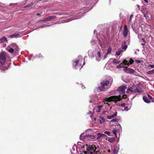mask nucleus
I'll return each mask as SVG.
<instances>
[{
	"label": "nucleus",
	"instance_id": "obj_9",
	"mask_svg": "<svg viewBox=\"0 0 154 154\" xmlns=\"http://www.w3.org/2000/svg\"><path fill=\"white\" fill-rule=\"evenodd\" d=\"M143 86H141V87L139 86L137 87L136 88V90H137V92L140 93L142 92L143 91Z\"/></svg>",
	"mask_w": 154,
	"mask_h": 154
},
{
	"label": "nucleus",
	"instance_id": "obj_26",
	"mask_svg": "<svg viewBox=\"0 0 154 154\" xmlns=\"http://www.w3.org/2000/svg\"><path fill=\"white\" fill-rule=\"evenodd\" d=\"M119 62V61H118L115 59H114L113 60V63H118Z\"/></svg>",
	"mask_w": 154,
	"mask_h": 154
},
{
	"label": "nucleus",
	"instance_id": "obj_17",
	"mask_svg": "<svg viewBox=\"0 0 154 154\" xmlns=\"http://www.w3.org/2000/svg\"><path fill=\"white\" fill-rule=\"evenodd\" d=\"M115 139V137H112L111 138H109L108 139V140L110 143H112L114 141Z\"/></svg>",
	"mask_w": 154,
	"mask_h": 154
},
{
	"label": "nucleus",
	"instance_id": "obj_31",
	"mask_svg": "<svg viewBox=\"0 0 154 154\" xmlns=\"http://www.w3.org/2000/svg\"><path fill=\"white\" fill-rule=\"evenodd\" d=\"M117 130L116 129H114L112 131L113 133L116 135V136L117 134L116 133L117 132Z\"/></svg>",
	"mask_w": 154,
	"mask_h": 154
},
{
	"label": "nucleus",
	"instance_id": "obj_7",
	"mask_svg": "<svg viewBox=\"0 0 154 154\" xmlns=\"http://www.w3.org/2000/svg\"><path fill=\"white\" fill-rule=\"evenodd\" d=\"M126 88V87L125 86L122 85L119 86L116 90L121 93H124L125 92V90Z\"/></svg>",
	"mask_w": 154,
	"mask_h": 154
},
{
	"label": "nucleus",
	"instance_id": "obj_35",
	"mask_svg": "<svg viewBox=\"0 0 154 154\" xmlns=\"http://www.w3.org/2000/svg\"><path fill=\"white\" fill-rule=\"evenodd\" d=\"M127 97V95L126 94H124L122 96V98L123 99H126Z\"/></svg>",
	"mask_w": 154,
	"mask_h": 154
},
{
	"label": "nucleus",
	"instance_id": "obj_13",
	"mask_svg": "<svg viewBox=\"0 0 154 154\" xmlns=\"http://www.w3.org/2000/svg\"><path fill=\"white\" fill-rule=\"evenodd\" d=\"M56 17V16L54 15L51 16L47 17L48 21H51L53 19H54Z\"/></svg>",
	"mask_w": 154,
	"mask_h": 154
},
{
	"label": "nucleus",
	"instance_id": "obj_33",
	"mask_svg": "<svg viewBox=\"0 0 154 154\" xmlns=\"http://www.w3.org/2000/svg\"><path fill=\"white\" fill-rule=\"evenodd\" d=\"M104 133L106 134L107 135H108V136H109L110 135V133L109 131H105L104 132Z\"/></svg>",
	"mask_w": 154,
	"mask_h": 154
},
{
	"label": "nucleus",
	"instance_id": "obj_50",
	"mask_svg": "<svg viewBox=\"0 0 154 154\" xmlns=\"http://www.w3.org/2000/svg\"><path fill=\"white\" fill-rule=\"evenodd\" d=\"M146 2L148 3V0H143Z\"/></svg>",
	"mask_w": 154,
	"mask_h": 154
},
{
	"label": "nucleus",
	"instance_id": "obj_51",
	"mask_svg": "<svg viewBox=\"0 0 154 154\" xmlns=\"http://www.w3.org/2000/svg\"><path fill=\"white\" fill-rule=\"evenodd\" d=\"M45 21H48L47 17L45 18Z\"/></svg>",
	"mask_w": 154,
	"mask_h": 154
},
{
	"label": "nucleus",
	"instance_id": "obj_3",
	"mask_svg": "<svg viewBox=\"0 0 154 154\" xmlns=\"http://www.w3.org/2000/svg\"><path fill=\"white\" fill-rule=\"evenodd\" d=\"M121 97L120 95L118 96H112L109 97L108 98H106L104 101L105 104H106L107 103V102H110L111 101H113L116 103L118 101H119L121 100Z\"/></svg>",
	"mask_w": 154,
	"mask_h": 154
},
{
	"label": "nucleus",
	"instance_id": "obj_30",
	"mask_svg": "<svg viewBox=\"0 0 154 154\" xmlns=\"http://www.w3.org/2000/svg\"><path fill=\"white\" fill-rule=\"evenodd\" d=\"M79 62V60H77L74 61V63H75V66H76L77 65L78 62Z\"/></svg>",
	"mask_w": 154,
	"mask_h": 154
},
{
	"label": "nucleus",
	"instance_id": "obj_5",
	"mask_svg": "<svg viewBox=\"0 0 154 154\" xmlns=\"http://www.w3.org/2000/svg\"><path fill=\"white\" fill-rule=\"evenodd\" d=\"M123 71L126 73L129 74H132L135 72V71L133 69L128 68V66H125Z\"/></svg>",
	"mask_w": 154,
	"mask_h": 154
},
{
	"label": "nucleus",
	"instance_id": "obj_21",
	"mask_svg": "<svg viewBox=\"0 0 154 154\" xmlns=\"http://www.w3.org/2000/svg\"><path fill=\"white\" fill-rule=\"evenodd\" d=\"M112 51V48L111 47H109L106 53V55H107L108 54L111 53Z\"/></svg>",
	"mask_w": 154,
	"mask_h": 154
},
{
	"label": "nucleus",
	"instance_id": "obj_27",
	"mask_svg": "<svg viewBox=\"0 0 154 154\" xmlns=\"http://www.w3.org/2000/svg\"><path fill=\"white\" fill-rule=\"evenodd\" d=\"M97 135H98V137L97 138V139H99L100 137H102V134L101 133H98Z\"/></svg>",
	"mask_w": 154,
	"mask_h": 154
},
{
	"label": "nucleus",
	"instance_id": "obj_11",
	"mask_svg": "<svg viewBox=\"0 0 154 154\" xmlns=\"http://www.w3.org/2000/svg\"><path fill=\"white\" fill-rule=\"evenodd\" d=\"M12 47H13L14 49L16 51H17L18 50V47L17 44L15 43H13L11 44Z\"/></svg>",
	"mask_w": 154,
	"mask_h": 154
},
{
	"label": "nucleus",
	"instance_id": "obj_56",
	"mask_svg": "<svg viewBox=\"0 0 154 154\" xmlns=\"http://www.w3.org/2000/svg\"><path fill=\"white\" fill-rule=\"evenodd\" d=\"M132 15H131V17H132Z\"/></svg>",
	"mask_w": 154,
	"mask_h": 154
},
{
	"label": "nucleus",
	"instance_id": "obj_2",
	"mask_svg": "<svg viewBox=\"0 0 154 154\" xmlns=\"http://www.w3.org/2000/svg\"><path fill=\"white\" fill-rule=\"evenodd\" d=\"M6 61V53L2 52L0 54V69L3 71L8 69L9 66L8 64H5Z\"/></svg>",
	"mask_w": 154,
	"mask_h": 154
},
{
	"label": "nucleus",
	"instance_id": "obj_49",
	"mask_svg": "<svg viewBox=\"0 0 154 154\" xmlns=\"http://www.w3.org/2000/svg\"><path fill=\"white\" fill-rule=\"evenodd\" d=\"M107 55H106V54L104 56V58H106L107 57Z\"/></svg>",
	"mask_w": 154,
	"mask_h": 154
},
{
	"label": "nucleus",
	"instance_id": "obj_34",
	"mask_svg": "<svg viewBox=\"0 0 154 154\" xmlns=\"http://www.w3.org/2000/svg\"><path fill=\"white\" fill-rule=\"evenodd\" d=\"M11 38H16V36L15 35V34L14 33V34H13L12 35H10Z\"/></svg>",
	"mask_w": 154,
	"mask_h": 154
},
{
	"label": "nucleus",
	"instance_id": "obj_16",
	"mask_svg": "<svg viewBox=\"0 0 154 154\" xmlns=\"http://www.w3.org/2000/svg\"><path fill=\"white\" fill-rule=\"evenodd\" d=\"M122 63H123V65H127L129 66V63L128 62V60H127L126 59H125L123 60L122 62Z\"/></svg>",
	"mask_w": 154,
	"mask_h": 154
},
{
	"label": "nucleus",
	"instance_id": "obj_10",
	"mask_svg": "<svg viewBox=\"0 0 154 154\" xmlns=\"http://www.w3.org/2000/svg\"><path fill=\"white\" fill-rule=\"evenodd\" d=\"M143 99L144 101L146 103H149L150 102V100L146 96H143Z\"/></svg>",
	"mask_w": 154,
	"mask_h": 154
},
{
	"label": "nucleus",
	"instance_id": "obj_47",
	"mask_svg": "<svg viewBox=\"0 0 154 154\" xmlns=\"http://www.w3.org/2000/svg\"><path fill=\"white\" fill-rule=\"evenodd\" d=\"M45 18L43 20H41V21H42V22H44V21H45Z\"/></svg>",
	"mask_w": 154,
	"mask_h": 154
},
{
	"label": "nucleus",
	"instance_id": "obj_19",
	"mask_svg": "<svg viewBox=\"0 0 154 154\" xmlns=\"http://www.w3.org/2000/svg\"><path fill=\"white\" fill-rule=\"evenodd\" d=\"M154 73V69L153 70L148 71L147 72V74L148 75H152Z\"/></svg>",
	"mask_w": 154,
	"mask_h": 154
},
{
	"label": "nucleus",
	"instance_id": "obj_43",
	"mask_svg": "<svg viewBox=\"0 0 154 154\" xmlns=\"http://www.w3.org/2000/svg\"><path fill=\"white\" fill-rule=\"evenodd\" d=\"M137 92V90H136V89H135L134 90H133L132 93H135Z\"/></svg>",
	"mask_w": 154,
	"mask_h": 154
},
{
	"label": "nucleus",
	"instance_id": "obj_28",
	"mask_svg": "<svg viewBox=\"0 0 154 154\" xmlns=\"http://www.w3.org/2000/svg\"><path fill=\"white\" fill-rule=\"evenodd\" d=\"M129 65L132 64L134 62V60L132 59H130L129 60Z\"/></svg>",
	"mask_w": 154,
	"mask_h": 154
},
{
	"label": "nucleus",
	"instance_id": "obj_32",
	"mask_svg": "<svg viewBox=\"0 0 154 154\" xmlns=\"http://www.w3.org/2000/svg\"><path fill=\"white\" fill-rule=\"evenodd\" d=\"M118 120V119H117L116 118L115 119H112L111 120V122H117Z\"/></svg>",
	"mask_w": 154,
	"mask_h": 154
},
{
	"label": "nucleus",
	"instance_id": "obj_15",
	"mask_svg": "<svg viewBox=\"0 0 154 154\" xmlns=\"http://www.w3.org/2000/svg\"><path fill=\"white\" fill-rule=\"evenodd\" d=\"M95 138V136L93 135H89V134H88L87 139H94Z\"/></svg>",
	"mask_w": 154,
	"mask_h": 154
},
{
	"label": "nucleus",
	"instance_id": "obj_45",
	"mask_svg": "<svg viewBox=\"0 0 154 154\" xmlns=\"http://www.w3.org/2000/svg\"><path fill=\"white\" fill-rule=\"evenodd\" d=\"M102 137H103L106 136V135H105L104 134H102Z\"/></svg>",
	"mask_w": 154,
	"mask_h": 154
},
{
	"label": "nucleus",
	"instance_id": "obj_37",
	"mask_svg": "<svg viewBox=\"0 0 154 154\" xmlns=\"http://www.w3.org/2000/svg\"><path fill=\"white\" fill-rule=\"evenodd\" d=\"M97 55L100 58L101 57V55H100V52H98L97 53Z\"/></svg>",
	"mask_w": 154,
	"mask_h": 154
},
{
	"label": "nucleus",
	"instance_id": "obj_48",
	"mask_svg": "<svg viewBox=\"0 0 154 154\" xmlns=\"http://www.w3.org/2000/svg\"><path fill=\"white\" fill-rule=\"evenodd\" d=\"M151 100H152V102H154V98H152V99H151Z\"/></svg>",
	"mask_w": 154,
	"mask_h": 154
},
{
	"label": "nucleus",
	"instance_id": "obj_41",
	"mask_svg": "<svg viewBox=\"0 0 154 154\" xmlns=\"http://www.w3.org/2000/svg\"><path fill=\"white\" fill-rule=\"evenodd\" d=\"M124 109H125V110L126 111H127L128 109V106H126V107H125Z\"/></svg>",
	"mask_w": 154,
	"mask_h": 154
},
{
	"label": "nucleus",
	"instance_id": "obj_53",
	"mask_svg": "<svg viewBox=\"0 0 154 154\" xmlns=\"http://www.w3.org/2000/svg\"><path fill=\"white\" fill-rule=\"evenodd\" d=\"M37 15H38V16H40V14H39V13H38V14H37Z\"/></svg>",
	"mask_w": 154,
	"mask_h": 154
},
{
	"label": "nucleus",
	"instance_id": "obj_46",
	"mask_svg": "<svg viewBox=\"0 0 154 154\" xmlns=\"http://www.w3.org/2000/svg\"><path fill=\"white\" fill-rule=\"evenodd\" d=\"M122 26H121L119 29V31L120 32H121L122 31Z\"/></svg>",
	"mask_w": 154,
	"mask_h": 154
},
{
	"label": "nucleus",
	"instance_id": "obj_38",
	"mask_svg": "<svg viewBox=\"0 0 154 154\" xmlns=\"http://www.w3.org/2000/svg\"><path fill=\"white\" fill-rule=\"evenodd\" d=\"M132 88L131 87H130V88H128V90L131 91L132 93L133 90H132Z\"/></svg>",
	"mask_w": 154,
	"mask_h": 154
},
{
	"label": "nucleus",
	"instance_id": "obj_58",
	"mask_svg": "<svg viewBox=\"0 0 154 154\" xmlns=\"http://www.w3.org/2000/svg\"><path fill=\"white\" fill-rule=\"evenodd\" d=\"M80 154H83V153H81Z\"/></svg>",
	"mask_w": 154,
	"mask_h": 154
},
{
	"label": "nucleus",
	"instance_id": "obj_25",
	"mask_svg": "<svg viewBox=\"0 0 154 154\" xmlns=\"http://www.w3.org/2000/svg\"><path fill=\"white\" fill-rule=\"evenodd\" d=\"M141 40L142 41L143 43H142L141 44V45H142L143 46H144L145 45V44L146 43V42L145 40H144V38H142L141 39Z\"/></svg>",
	"mask_w": 154,
	"mask_h": 154
},
{
	"label": "nucleus",
	"instance_id": "obj_12",
	"mask_svg": "<svg viewBox=\"0 0 154 154\" xmlns=\"http://www.w3.org/2000/svg\"><path fill=\"white\" fill-rule=\"evenodd\" d=\"M117 114V111H116L114 114L113 115H112L111 116H108L107 117V118L108 119H110L112 118H113L115 116H116Z\"/></svg>",
	"mask_w": 154,
	"mask_h": 154
},
{
	"label": "nucleus",
	"instance_id": "obj_52",
	"mask_svg": "<svg viewBox=\"0 0 154 154\" xmlns=\"http://www.w3.org/2000/svg\"><path fill=\"white\" fill-rule=\"evenodd\" d=\"M150 28L151 29H154V27H152V26H151V27L150 26Z\"/></svg>",
	"mask_w": 154,
	"mask_h": 154
},
{
	"label": "nucleus",
	"instance_id": "obj_8",
	"mask_svg": "<svg viewBox=\"0 0 154 154\" xmlns=\"http://www.w3.org/2000/svg\"><path fill=\"white\" fill-rule=\"evenodd\" d=\"M130 43V42L129 41L127 43L126 42H124V45L122 44V48L124 50H126L127 48H128V46L126 44L129 45Z\"/></svg>",
	"mask_w": 154,
	"mask_h": 154
},
{
	"label": "nucleus",
	"instance_id": "obj_20",
	"mask_svg": "<svg viewBox=\"0 0 154 154\" xmlns=\"http://www.w3.org/2000/svg\"><path fill=\"white\" fill-rule=\"evenodd\" d=\"M99 120L100 121V123H102V122H104L105 121V119L102 117H101L99 118Z\"/></svg>",
	"mask_w": 154,
	"mask_h": 154
},
{
	"label": "nucleus",
	"instance_id": "obj_55",
	"mask_svg": "<svg viewBox=\"0 0 154 154\" xmlns=\"http://www.w3.org/2000/svg\"><path fill=\"white\" fill-rule=\"evenodd\" d=\"M89 102L90 103H91V100H89Z\"/></svg>",
	"mask_w": 154,
	"mask_h": 154
},
{
	"label": "nucleus",
	"instance_id": "obj_23",
	"mask_svg": "<svg viewBox=\"0 0 154 154\" xmlns=\"http://www.w3.org/2000/svg\"><path fill=\"white\" fill-rule=\"evenodd\" d=\"M16 37H19L21 36V33L19 32L18 33H15Z\"/></svg>",
	"mask_w": 154,
	"mask_h": 154
},
{
	"label": "nucleus",
	"instance_id": "obj_22",
	"mask_svg": "<svg viewBox=\"0 0 154 154\" xmlns=\"http://www.w3.org/2000/svg\"><path fill=\"white\" fill-rule=\"evenodd\" d=\"M122 51H123L122 50L118 51L116 52V54L118 56H119L121 54V52Z\"/></svg>",
	"mask_w": 154,
	"mask_h": 154
},
{
	"label": "nucleus",
	"instance_id": "obj_24",
	"mask_svg": "<svg viewBox=\"0 0 154 154\" xmlns=\"http://www.w3.org/2000/svg\"><path fill=\"white\" fill-rule=\"evenodd\" d=\"M8 51L10 53H12L14 52V49L13 48H11L8 50Z\"/></svg>",
	"mask_w": 154,
	"mask_h": 154
},
{
	"label": "nucleus",
	"instance_id": "obj_4",
	"mask_svg": "<svg viewBox=\"0 0 154 154\" xmlns=\"http://www.w3.org/2000/svg\"><path fill=\"white\" fill-rule=\"evenodd\" d=\"M92 131V129H88L86 130L85 132L81 134L80 136V139L81 140L85 141L86 139H87L88 134H90Z\"/></svg>",
	"mask_w": 154,
	"mask_h": 154
},
{
	"label": "nucleus",
	"instance_id": "obj_14",
	"mask_svg": "<svg viewBox=\"0 0 154 154\" xmlns=\"http://www.w3.org/2000/svg\"><path fill=\"white\" fill-rule=\"evenodd\" d=\"M7 41V38L5 37L2 38L0 39V42L1 43L5 42Z\"/></svg>",
	"mask_w": 154,
	"mask_h": 154
},
{
	"label": "nucleus",
	"instance_id": "obj_44",
	"mask_svg": "<svg viewBox=\"0 0 154 154\" xmlns=\"http://www.w3.org/2000/svg\"><path fill=\"white\" fill-rule=\"evenodd\" d=\"M136 61L137 63H141V61L140 60H136Z\"/></svg>",
	"mask_w": 154,
	"mask_h": 154
},
{
	"label": "nucleus",
	"instance_id": "obj_39",
	"mask_svg": "<svg viewBox=\"0 0 154 154\" xmlns=\"http://www.w3.org/2000/svg\"><path fill=\"white\" fill-rule=\"evenodd\" d=\"M120 105L122 107H123L125 106V103H123L121 104Z\"/></svg>",
	"mask_w": 154,
	"mask_h": 154
},
{
	"label": "nucleus",
	"instance_id": "obj_54",
	"mask_svg": "<svg viewBox=\"0 0 154 154\" xmlns=\"http://www.w3.org/2000/svg\"><path fill=\"white\" fill-rule=\"evenodd\" d=\"M106 104L108 105V106H109V103H107Z\"/></svg>",
	"mask_w": 154,
	"mask_h": 154
},
{
	"label": "nucleus",
	"instance_id": "obj_42",
	"mask_svg": "<svg viewBox=\"0 0 154 154\" xmlns=\"http://www.w3.org/2000/svg\"><path fill=\"white\" fill-rule=\"evenodd\" d=\"M149 66L152 68H154V65H149L148 66V67H149Z\"/></svg>",
	"mask_w": 154,
	"mask_h": 154
},
{
	"label": "nucleus",
	"instance_id": "obj_1",
	"mask_svg": "<svg viewBox=\"0 0 154 154\" xmlns=\"http://www.w3.org/2000/svg\"><path fill=\"white\" fill-rule=\"evenodd\" d=\"M113 79L111 77L108 78V80H103L100 83L101 86L98 87V89L101 91H105L106 89L105 88V86L110 87L112 83Z\"/></svg>",
	"mask_w": 154,
	"mask_h": 154
},
{
	"label": "nucleus",
	"instance_id": "obj_18",
	"mask_svg": "<svg viewBox=\"0 0 154 154\" xmlns=\"http://www.w3.org/2000/svg\"><path fill=\"white\" fill-rule=\"evenodd\" d=\"M116 67L117 68L119 69V68H125V67L123 65V63H122L120 64L119 65L117 66Z\"/></svg>",
	"mask_w": 154,
	"mask_h": 154
},
{
	"label": "nucleus",
	"instance_id": "obj_29",
	"mask_svg": "<svg viewBox=\"0 0 154 154\" xmlns=\"http://www.w3.org/2000/svg\"><path fill=\"white\" fill-rule=\"evenodd\" d=\"M113 152L114 153V154H117L118 152V151L116 149H113Z\"/></svg>",
	"mask_w": 154,
	"mask_h": 154
},
{
	"label": "nucleus",
	"instance_id": "obj_6",
	"mask_svg": "<svg viewBox=\"0 0 154 154\" xmlns=\"http://www.w3.org/2000/svg\"><path fill=\"white\" fill-rule=\"evenodd\" d=\"M128 32L129 30L128 29L127 26L125 25L124 26V30L123 32V35L124 38H126L127 37Z\"/></svg>",
	"mask_w": 154,
	"mask_h": 154
},
{
	"label": "nucleus",
	"instance_id": "obj_57",
	"mask_svg": "<svg viewBox=\"0 0 154 154\" xmlns=\"http://www.w3.org/2000/svg\"><path fill=\"white\" fill-rule=\"evenodd\" d=\"M85 63V62H84V64Z\"/></svg>",
	"mask_w": 154,
	"mask_h": 154
},
{
	"label": "nucleus",
	"instance_id": "obj_40",
	"mask_svg": "<svg viewBox=\"0 0 154 154\" xmlns=\"http://www.w3.org/2000/svg\"><path fill=\"white\" fill-rule=\"evenodd\" d=\"M102 105H99L97 106V107L100 109L102 107Z\"/></svg>",
	"mask_w": 154,
	"mask_h": 154
},
{
	"label": "nucleus",
	"instance_id": "obj_36",
	"mask_svg": "<svg viewBox=\"0 0 154 154\" xmlns=\"http://www.w3.org/2000/svg\"><path fill=\"white\" fill-rule=\"evenodd\" d=\"M147 96L151 100V99H152V97L151 96H150L149 94H147Z\"/></svg>",
	"mask_w": 154,
	"mask_h": 154
}]
</instances>
